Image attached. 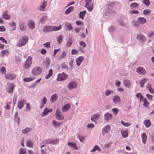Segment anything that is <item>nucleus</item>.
Listing matches in <instances>:
<instances>
[{
    "mask_svg": "<svg viewBox=\"0 0 154 154\" xmlns=\"http://www.w3.org/2000/svg\"><path fill=\"white\" fill-rule=\"evenodd\" d=\"M139 6L138 4L134 2L131 3L130 5V7L132 9L137 8Z\"/></svg>",
    "mask_w": 154,
    "mask_h": 154,
    "instance_id": "f704fd0d",
    "label": "nucleus"
},
{
    "mask_svg": "<svg viewBox=\"0 0 154 154\" xmlns=\"http://www.w3.org/2000/svg\"><path fill=\"white\" fill-rule=\"evenodd\" d=\"M136 72L139 74L144 75L146 73V71L142 67L139 66L136 69Z\"/></svg>",
    "mask_w": 154,
    "mask_h": 154,
    "instance_id": "f8f14e48",
    "label": "nucleus"
},
{
    "mask_svg": "<svg viewBox=\"0 0 154 154\" xmlns=\"http://www.w3.org/2000/svg\"><path fill=\"white\" fill-rule=\"evenodd\" d=\"M26 100L24 99L20 100L18 102V107L19 109H21L24 105L25 103H26Z\"/></svg>",
    "mask_w": 154,
    "mask_h": 154,
    "instance_id": "ddd939ff",
    "label": "nucleus"
},
{
    "mask_svg": "<svg viewBox=\"0 0 154 154\" xmlns=\"http://www.w3.org/2000/svg\"><path fill=\"white\" fill-rule=\"evenodd\" d=\"M146 20L145 18L143 17H139L137 19V23L139 24H143L146 22Z\"/></svg>",
    "mask_w": 154,
    "mask_h": 154,
    "instance_id": "aec40b11",
    "label": "nucleus"
},
{
    "mask_svg": "<svg viewBox=\"0 0 154 154\" xmlns=\"http://www.w3.org/2000/svg\"><path fill=\"white\" fill-rule=\"evenodd\" d=\"M66 54L65 51H63L61 55L58 58L59 60H60L63 58H64L66 57Z\"/></svg>",
    "mask_w": 154,
    "mask_h": 154,
    "instance_id": "a19ab883",
    "label": "nucleus"
},
{
    "mask_svg": "<svg viewBox=\"0 0 154 154\" xmlns=\"http://www.w3.org/2000/svg\"><path fill=\"white\" fill-rule=\"evenodd\" d=\"M47 5V2L44 1L42 5L38 8V9L42 11H44Z\"/></svg>",
    "mask_w": 154,
    "mask_h": 154,
    "instance_id": "4be33fe9",
    "label": "nucleus"
},
{
    "mask_svg": "<svg viewBox=\"0 0 154 154\" xmlns=\"http://www.w3.org/2000/svg\"><path fill=\"white\" fill-rule=\"evenodd\" d=\"M73 42V40L72 38L70 37L69 38L68 41L66 42V46L67 47H70Z\"/></svg>",
    "mask_w": 154,
    "mask_h": 154,
    "instance_id": "a878e982",
    "label": "nucleus"
},
{
    "mask_svg": "<svg viewBox=\"0 0 154 154\" xmlns=\"http://www.w3.org/2000/svg\"><path fill=\"white\" fill-rule=\"evenodd\" d=\"M35 77L34 78L28 77L24 78L23 79V81L25 82H29L35 79Z\"/></svg>",
    "mask_w": 154,
    "mask_h": 154,
    "instance_id": "c9c22d12",
    "label": "nucleus"
},
{
    "mask_svg": "<svg viewBox=\"0 0 154 154\" xmlns=\"http://www.w3.org/2000/svg\"><path fill=\"white\" fill-rule=\"evenodd\" d=\"M123 137H127L128 135V131L127 130H124L121 131Z\"/></svg>",
    "mask_w": 154,
    "mask_h": 154,
    "instance_id": "ea45409f",
    "label": "nucleus"
},
{
    "mask_svg": "<svg viewBox=\"0 0 154 154\" xmlns=\"http://www.w3.org/2000/svg\"><path fill=\"white\" fill-rule=\"evenodd\" d=\"M6 79L10 80L14 79L16 78V75L14 74H7L5 75Z\"/></svg>",
    "mask_w": 154,
    "mask_h": 154,
    "instance_id": "dca6fc26",
    "label": "nucleus"
},
{
    "mask_svg": "<svg viewBox=\"0 0 154 154\" xmlns=\"http://www.w3.org/2000/svg\"><path fill=\"white\" fill-rule=\"evenodd\" d=\"M112 115L109 112H106L104 114V119L106 120V122H108L109 120L112 119Z\"/></svg>",
    "mask_w": 154,
    "mask_h": 154,
    "instance_id": "4468645a",
    "label": "nucleus"
},
{
    "mask_svg": "<svg viewBox=\"0 0 154 154\" xmlns=\"http://www.w3.org/2000/svg\"><path fill=\"white\" fill-rule=\"evenodd\" d=\"M151 11L148 9H146L143 11V13L145 15H148L150 14Z\"/></svg>",
    "mask_w": 154,
    "mask_h": 154,
    "instance_id": "58836bf2",
    "label": "nucleus"
},
{
    "mask_svg": "<svg viewBox=\"0 0 154 154\" xmlns=\"http://www.w3.org/2000/svg\"><path fill=\"white\" fill-rule=\"evenodd\" d=\"M93 118L94 119H97L100 117V115L98 114H96L93 116Z\"/></svg>",
    "mask_w": 154,
    "mask_h": 154,
    "instance_id": "338daca9",
    "label": "nucleus"
},
{
    "mask_svg": "<svg viewBox=\"0 0 154 154\" xmlns=\"http://www.w3.org/2000/svg\"><path fill=\"white\" fill-rule=\"evenodd\" d=\"M112 111L115 115H116L119 112V109L116 108H114L112 109Z\"/></svg>",
    "mask_w": 154,
    "mask_h": 154,
    "instance_id": "13d9d810",
    "label": "nucleus"
},
{
    "mask_svg": "<svg viewBox=\"0 0 154 154\" xmlns=\"http://www.w3.org/2000/svg\"><path fill=\"white\" fill-rule=\"evenodd\" d=\"M76 24L78 26H83V22L82 21H80L79 20H76L75 21Z\"/></svg>",
    "mask_w": 154,
    "mask_h": 154,
    "instance_id": "864d4df0",
    "label": "nucleus"
},
{
    "mask_svg": "<svg viewBox=\"0 0 154 154\" xmlns=\"http://www.w3.org/2000/svg\"><path fill=\"white\" fill-rule=\"evenodd\" d=\"M18 113L16 112L15 114L14 118L15 121H17L18 123V124H19V122L20 120V118L19 117H18Z\"/></svg>",
    "mask_w": 154,
    "mask_h": 154,
    "instance_id": "49530a36",
    "label": "nucleus"
},
{
    "mask_svg": "<svg viewBox=\"0 0 154 154\" xmlns=\"http://www.w3.org/2000/svg\"><path fill=\"white\" fill-rule=\"evenodd\" d=\"M28 25L29 27L31 29H33L35 27V23L32 20H30L28 21Z\"/></svg>",
    "mask_w": 154,
    "mask_h": 154,
    "instance_id": "2eb2a0df",
    "label": "nucleus"
},
{
    "mask_svg": "<svg viewBox=\"0 0 154 154\" xmlns=\"http://www.w3.org/2000/svg\"><path fill=\"white\" fill-rule=\"evenodd\" d=\"M50 63L51 61L50 60V58H46V61L45 62V63L47 69L49 67Z\"/></svg>",
    "mask_w": 154,
    "mask_h": 154,
    "instance_id": "e433bc0d",
    "label": "nucleus"
},
{
    "mask_svg": "<svg viewBox=\"0 0 154 154\" xmlns=\"http://www.w3.org/2000/svg\"><path fill=\"white\" fill-rule=\"evenodd\" d=\"M143 123L145 127L147 128H149L151 125V123L149 119H147L144 121Z\"/></svg>",
    "mask_w": 154,
    "mask_h": 154,
    "instance_id": "393cba45",
    "label": "nucleus"
},
{
    "mask_svg": "<svg viewBox=\"0 0 154 154\" xmlns=\"http://www.w3.org/2000/svg\"><path fill=\"white\" fill-rule=\"evenodd\" d=\"M47 98L45 97H44L42 100H41V103L42 104L45 105L47 103Z\"/></svg>",
    "mask_w": 154,
    "mask_h": 154,
    "instance_id": "4d7b16f0",
    "label": "nucleus"
},
{
    "mask_svg": "<svg viewBox=\"0 0 154 154\" xmlns=\"http://www.w3.org/2000/svg\"><path fill=\"white\" fill-rule=\"evenodd\" d=\"M86 13V11H81L79 14V17L82 20H83V17L85 16Z\"/></svg>",
    "mask_w": 154,
    "mask_h": 154,
    "instance_id": "4c0bfd02",
    "label": "nucleus"
},
{
    "mask_svg": "<svg viewBox=\"0 0 154 154\" xmlns=\"http://www.w3.org/2000/svg\"><path fill=\"white\" fill-rule=\"evenodd\" d=\"M26 145L27 146L30 147H33V143L30 140H28L26 143Z\"/></svg>",
    "mask_w": 154,
    "mask_h": 154,
    "instance_id": "c03bdc74",
    "label": "nucleus"
},
{
    "mask_svg": "<svg viewBox=\"0 0 154 154\" xmlns=\"http://www.w3.org/2000/svg\"><path fill=\"white\" fill-rule=\"evenodd\" d=\"M136 96L138 98H140V100L143 99V97L140 93H138L136 95Z\"/></svg>",
    "mask_w": 154,
    "mask_h": 154,
    "instance_id": "e2e57ef3",
    "label": "nucleus"
},
{
    "mask_svg": "<svg viewBox=\"0 0 154 154\" xmlns=\"http://www.w3.org/2000/svg\"><path fill=\"white\" fill-rule=\"evenodd\" d=\"M61 67L62 68L66 69L67 70H68V66L65 63H63L61 64Z\"/></svg>",
    "mask_w": 154,
    "mask_h": 154,
    "instance_id": "052dcab7",
    "label": "nucleus"
},
{
    "mask_svg": "<svg viewBox=\"0 0 154 154\" xmlns=\"http://www.w3.org/2000/svg\"><path fill=\"white\" fill-rule=\"evenodd\" d=\"M42 72V69L39 66L34 68L32 70V73L33 75H38Z\"/></svg>",
    "mask_w": 154,
    "mask_h": 154,
    "instance_id": "7ed1b4c3",
    "label": "nucleus"
},
{
    "mask_svg": "<svg viewBox=\"0 0 154 154\" xmlns=\"http://www.w3.org/2000/svg\"><path fill=\"white\" fill-rule=\"evenodd\" d=\"M114 27L113 26H111L108 29L109 31L110 32H113L114 30Z\"/></svg>",
    "mask_w": 154,
    "mask_h": 154,
    "instance_id": "0e129e2a",
    "label": "nucleus"
},
{
    "mask_svg": "<svg viewBox=\"0 0 154 154\" xmlns=\"http://www.w3.org/2000/svg\"><path fill=\"white\" fill-rule=\"evenodd\" d=\"M79 45L81 46L80 48H85L86 47L85 43L83 41H81L79 42Z\"/></svg>",
    "mask_w": 154,
    "mask_h": 154,
    "instance_id": "8fccbe9b",
    "label": "nucleus"
},
{
    "mask_svg": "<svg viewBox=\"0 0 154 154\" xmlns=\"http://www.w3.org/2000/svg\"><path fill=\"white\" fill-rule=\"evenodd\" d=\"M77 85V83L76 81H72L69 83L67 88L69 90H72L76 88Z\"/></svg>",
    "mask_w": 154,
    "mask_h": 154,
    "instance_id": "39448f33",
    "label": "nucleus"
},
{
    "mask_svg": "<svg viewBox=\"0 0 154 154\" xmlns=\"http://www.w3.org/2000/svg\"><path fill=\"white\" fill-rule=\"evenodd\" d=\"M47 16L46 15L42 16L40 18L39 21L42 24H43L44 22L47 20Z\"/></svg>",
    "mask_w": 154,
    "mask_h": 154,
    "instance_id": "7c9ffc66",
    "label": "nucleus"
},
{
    "mask_svg": "<svg viewBox=\"0 0 154 154\" xmlns=\"http://www.w3.org/2000/svg\"><path fill=\"white\" fill-rule=\"evenodd\" d=\"M62 38L63 36L62 35H60L58 37L57 42L59 44H60L62 42Z\"/></svg>",
    "mask_w": 154,
    "mask_h": 154,
    "instance_id": "bf43d9fd",
    "label": "nucleus"
},
{
    "mask_svg": "<svg viewBox=\"0 0 154 154\" xmlns=\"http://www.w3.org/2000/svg\"><path fill=\"white\" fill-rule=\"evenodd\" d=\"M28 37L26 36H24L22 37L18 42L17 45L18 47H22L25 45L28 40Z\"/></svg>",
    "mask_w": 154,
    "mask_h": 154,
    "instance_id": "f03ea898",
    "label": "nucleus"
},
{
    "mask_svg": "<svg viewBox=\"0 0 154 154\" xmlns=\"http://www.w3.org/2000/svg\"><path fill=\"white\" fill-rule=\"evenodd\" d=\"M148 79L147 78H145L140 81V86L142 88L143 87L144 84L148 81Z\"/></svg>",
    "mask_w": 154,
    "mask_h": 154,
    "instance_id": "473e14b6",
    "label": "nucleus"
},
{
    "mask_svg": "<svg viewBox=\"0 0 154 154\" xmlns=\"http://www.w3.org/2000/svg\"><path fill=\"white\" fill-rule=\"evenodd\" d=\"M113 91L112 90H108L106 91L105 93V94L106 96H108L111 93L113 92Z\"/></svg>",
    "mask_w": 154,
    "mask_h": 154,
    "instance_id": "3c124183",
    "label": "nucleus"
},
{
    "mask_svg": "<svg viewBox=\"0 0 154 154\" xmlns=\"http://www.w3.org/2000/svg\"><path fill=\"white\" fill-rule=\"evenodd\" d=\"M78 138L80 142H82L83 140L85 139V136H81L79 135L77 137Z\"/></svg>",
    "mask_w": 154,
    "mask_h": 154,
    "instance_id": "5fc2aeb1",
    "label": "nucleus"
},
{
    "mask_svg": "<svg viewBox=\"0 0 154 154\" xmlns=\"http://www.w3.org/2000/svg\"><path fill=\"white\" fill-rule=\"evenodd\" d=\"M69 65L70 67V69L71 70H72L73 68V60H72L71 61L69 62Z\"/></svg>",
    "mask_w": 154,
    "mask_h": 154,
    "instance_id": "6e6d98bb",
    "label": "nucleus"
},
{
    "mask_svg": "<svg viewBox=\"0 0 154 154\" xmlns=\"http://www.w3.org/2000/svg\"><path fill=\"white\" fill-rule=\"evenodd\" d=\"M123 83L124 86L128 88H130L131 85V82L128 80L125 79L124 80Z\"/></svg>",
    "mask_w": 154,
    "mask_h": 154,
    "instance_id": "6ab92c4d",
    "label": "nucleus"
},
{
    "mask_svg": "<svg viewBox=\"0 0 154 154\" xmlns=\"http://www.w3.org/2000/svg\"><path fill=\"white\" fill-rule=\"evenodd\" d=\"M142 2L147 7L150 5V2L149 0H143Z\"/></svg>",
    "mask_w": 154,
    "mask_h": 154,
    "instance_id": "de8ad7c7",
    "label": "nucleus"
},
{
    "mask_svg": "<svg viewBox=\"0 0 154 154\" xmlns=\"http://www.w3.org/2000/svg\"><path fill=\"white\" fill-rule=\"evenodd\" d=\"M56 118L58 120H63L64 117L63 114L61 113L60 110H57L56 112Z\"/></svg>",
    "mask_w": 154,
    "mask_h": 154,
    "instance_id": "9b49d317",
    "label": "nucleus"
},
{
    "mask_svg": "<svg viewBox=\"0 0 154 154\" xmlns=\"http://www.w3.org/2000/svg\"><path fill=\"white\" fill-rule=\"evenodd\" d=\"M112 101L115 104H118L121 102V100L119 97L118 95L114 96L113 98Z\"/></svg>",
    "mask_w": 154,
    "mask_h": 154,
    "instance_id": "f3484780",
    "label": "nucleus"
},
{
    "mask_svg": "<svg viewBox=\"0 0 154 154\" xmlns=\"http://www.w3.org/2000/svg\"><path fill=\"white\" fill-rule=\"evenodd\" d=\"M141 137L143 143H145L146 141L147 136L145 133H143L142 134Z\"/></svg>",
    "mask_w": 154,
    "mask_h": 154,
    "instance_id": "cd10ccee",
    "label": "nucleus"
},
{
    "mask_svg": "<svg viewBox=\"0 0 154 154\" xmlns=\"http://www.w3.org/2000/svg\"><path fill=\"white\" fill-rule=\"evenodd\" d=\"M110 126L109 125H106L102 129V134L103 136H104L105 134L107 133L110 130Z\"/></svg>",
    "mask_w": 154,
    "mask_h": 154,
    "instance_id": "9d476101",
    "label": "nucleus"
},
{
    "mask_svg": "<svg viewBox=\"0 0 154 154\" xmlns=\"http://www.w3.org/2000/svg\"><path fill=\"white\" fill-rule=\"evenodd\" d=\"M26 152L25 150L23 149L22 148H21L20 150L19 154H25Z\"/></svg>",
    "mask_w": 154,
    "mask_h": 154,
    "instance_id": "774afa93",
    "label": "nucleus"
},
{
    "mask_svg": "<svg viewBox=\"0 0 154 154\" xmlns=\"http://www.w3.org/2000/svg\"><path fill=\"white\" fill-rule=\"evenodd\" d=\"M14 87L15 85L14 84L9 83L6 88V91L9 93H13Z\"/></svg>",
    "mask_w": 154,
    "mask_h": 154,
    "instance_id": "423d86ee",
    "label": "nucleus"
},
{
    "mask_svg": "<svg viewBox=\"0 0 154 154\" xmlns=\"http://www.w3.org/2000/svg\"><path fill=\"white\" fill-rule=\"evenodd\" d=\"M61 28V25L58 27L45 26L43 29V31L45 33H46L48 32L58 31Z\"/></svg>",
    "mask_w": 154,
    "mask_h": 154,
    "instance_id": "f257e3e1",
    "label": "nucleus"
},
{
    "mask_svg": "<svg viewBox=\"0 0 154 154\" xmlns=\"http://www.w3.org/2000/svg\"><path fill=\"white\" fill-rule=\"evenodd\" d=\"M85 7L89 11L91 12L93 8V4L91 3L89 5H87V6L85 5Z\"/></svg>",
    "mask_w": 154,
    "mask_h": 154,
    "instance_id": "c756f323",
    "label": "nucleus"
},
{
    "mask_svg": "<svg viewBox=\"0 0 154 154\" xmlns=\"http://www.w3.org/2000/svg\"><path fill=\"white\" fill-rule=\"evenodd\" d=\"M50 143L56 144L59 142V140L57 139H50Z\"/></svg>",
    "mask_w": 154,
    "mask_h": 154,
    "instance_id": "a18cd8bd",
    "label": "nucleus"
},
{
    "mask_svg": "<svg viewBox=\"0 0 154 154\" xmlns=\"http://www.w3.org/2000/svg\"><path fill=\"white\" fill-rule=\"evenodd\" d=\"M19 26L20 30L22 31H24L26 30V27L24 22L20 21L19 23Z\"/></svg>",
    "mask_w": 154,
    "mask_h": 154,
    "instance_id": "6e6552de",
    "label": "nucleus"
},
{
    "mask_svg": "<svg viewBox=\"0 0 154 154\" xmlns=\"http://www.w3.org/2000/svg\"><path fill=\"white\" fill-rule=\"evenodd\" d=\"M8 50H4L2 51L1 54H2V57H4L5 56V55L6 54H8Z\"/></svg>",
    "mask_w": 154,
    "mask_h": 154,
    "instance_id": "603ef678",
    "label": "nucleus"
},
{
    "mask_svg": "<svg viewBox=\"0 0 154 154\" xmlns=\"http://www.w3.org/2000/svg\"><path fill=\"white\" fill-rule=\"evenodd\" d=\"M62 124V122L59 123L55 121H53L52 124L55 128L59 127L60 125Z\"/></svg>",
    "mask_w": 154,
    "mask_h": 154,
    "instance_id": "72a5a7b5",
    "label": "nucleus"
},
{
    "mask_svg": "<svg viewBox=\"0 0 154 154\" xmlns=\"http://www.w3.org/2000/svg\"><path fill=\"white\" fill-rule=\"evenodd\" d=\"M121 123L125 126H130L131 124L129 122H125L123 121H121Z\"/></svg>",
    "mask_w": 154,
    "mask_h": 154,
    "instance_id": "09e8293b",
    "label": "nucleus"
},
{
    "mask_svg": "<svg viewBox=\"0 0 154 154\" xmlns=\"http://www.w3.org/2000/svg\"><path fill=\"white\" fill-rule=\"evenodd\" d=\"M2 17L6 20H8L11 18L10 16L8 14V11L5 10L3 13Z\"/></svg>",
    "mask_w": 154,
    "mask_h": 154,
    "instance_id": "412c9836",
    "label": "nucleus"
},
{
    "mask_svg": "<svg viewBox=\"0 0 154 154\" xmlns=\"http://www.w3.org/2000/svg\"><path fill=\"white\" fill-rule=\"evenodd\" d=\"M9 26H11V27L16 26V23L14 21H12V22H11V23H9Z\"/></svg>",
    "mask_w": 154,
    "mask_h": 154,
    "instance_id": "69168bd1",
    "label": "nucleus"
},
{
    "mask_svg": "<svg viewBox=\"0 0 154 154\" xmlns=\"http://www.w3.org/2000/svg\"><path fill=\"white\" fill-rule=\"evenodd\" d=\"M136 39L139 41L141 42H145L146 40V38L145 37L141 34H138L136 37Z\"/></svg>",
    "mask_w": 154,
    "mask_h": 154,
    "instance_id": "0eeeda50",
    "label": "nucleus"
},
{
    "mask_svg": "<svg viewBox=\"0 0 154 154\" xmlns=\"http://www.w3.org/2000/svg\"><path fill=\"white\" fill-rule=\"evenodd\" d=\"M50 139H48L46 140H44L43 142L42 143L43 144H48L49 143H50Z\"/></svg>",
    "mask_w": 154,
    "mask_h": 154,
    "instance_id": "680f3d73",
    "label": "nucleus"
},
{
    "mask_svg": "<svg viewBox=\"0 0 154 154\" xmlns=\"http://www.w3.org/2000/svg\"><path fill=\"white\" fill-rule=\"evenodd\" d=\"M58 98V95L56 94H53L50 98L51 102L54 103L55 102Z\"/></svg>",
    "mask_w": 154,
    "mask_h": 154,
    "instance_id": "5701e85b",
    "label": "nucleus"
},
{
    "mask_svg": "<svg viewBox=\"0 0 154 154\" xmlns=\"http://www.w3.org/2000/svg\"><path fill=\"white\" fill-rule=\"evenodd\" d=\"M32 58L31 57H28V58L26 60L24 66V68L26 69L28 68L30 66L32 62Z\"/></svg>",
    "mask_w": 154,
    "mask_h": 154,
    "instance_id": "1a4fd4ad",
    "label": "nucleus"
},
{
    "mask_svg": "<svg viewBox=\"0 0 154 154\" xmlns=\"http://www.w3.org/2000/svg\"><path fill=\"white\" fill-rule=\"evenodd\" d=\"M83 60L84 57L82 56H80L78 57L76 60L77 66H79Z\"/></svg>",
    "mask_w": 154,
    "mask_h": 154,
    "instance_id": "a211bd4d",
    "label": "nucleus"
},
{
    "mask_svg": "<svg viewBox=\"0 0 154 154\" xmlns=\"http://www.w3.org/2000/svg\"><path fill=\"white\" fill-rule=\"evenodd\" d=\"M53 71L52 69H50L49 71L48 74H47L45 76V79H49L52 75Z\"/></svg>",
    "mask_w": 154,
    "mask_h": 154,
    "instance_id": "79ce46f5",
    "label": "nucleus"
},
{
    "mask_svg": "<svg viewBox=\"0 0 154 154\" xmlns=\"http://www.w3.org/2000/svg\"><path fill=\"white\" fill-rule=\"evenodd\" d=\"M70 105L69 104H67L63 107L62 109V110L63 112H66L70 109Z\"/></svg>",
    "mask_w": 154,
    "mask_h": 154,
    "instance_id": "b1692460",
    "label": "nucleus"
},
{
    "mask_svg": "<svg viewBox=\"0 0 154 154\" xmlns=\"http://www.w3.org/2000/svg\"><path fill=\"white\" fill-rule=\"evenodd\" d=\"M68 77V75H67L63 72L62 73H60L58 75L57 80L60 81H64L67 79Z\"/></svg>",
    "mask_w": 154,
    "mask_h": 154,
    "instance_id": "20e7f679",
    "label": "nucleus"
},
{
    "mask_svg": "<svg viewBox=\"0 0 154 154\" xmlns=\"http://www.w3.org/2000/svg\"><path fill=\"white\" fill-rule=\"evenodd\" d=\"M32 131V129L31 128L27 127L25 129L22 130V133L24 134H27L29 131Z\"/></svg>",
    "mask_w": 154,
    "mask_h": 154,
    "instance_id": "bb28decb",
    "label": "nucleus"
},
{
    "mask_svg": "<svg viewBox=\"0 0 154 154\" xmlns=\"http://www.w3.org/2000/svg\"><path fill=\"white\" fill-rule=\"evenodd\" d=\"M65 26L68 29L69 31H70L72 29V26L71 23L66 22L65 23Z\"/></svg>",
    "mask_w": 154,
    "mask_h": 154,
    "instance_id": "2f4dec72",
    "label": "nucleus"
},
{
    "mask_svg": "<svg viewBox=\"0 0 154 154\" xmlns=\"http://www.w3.org/2000/svg\"><path fill=\"white\" fill-rule=\"evenodd\" d=\"M74 9L73 7L71 6L67 8L65 11L66 14L67 15L72 12Z\"/></svg>",
    "mask_w": 154,
    "mask_h": 154,
    "instance_id": "c85d7f7f",
    "label": "nucleus"
},
{
    "mask_svg": "<svg viewBox=\"0 0 154 154\" xmlns=\"http://www.w3.org/2000/svg\"><path fill=\"white\" fill-rule=\"evenodd\" d=\"M48 111V109L47 108H45L42 114V116L44 117L46 116L49 113Z\"/></svg>",
    "mask_w": 154,
    "mask_h": 154,
    "instance_id": "37998d69",
    "label": "nucleus"
}]
</instances>
